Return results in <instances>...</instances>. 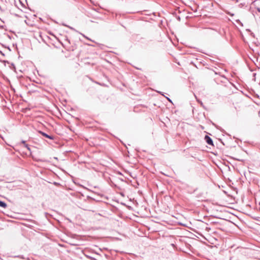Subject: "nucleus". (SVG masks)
Segmentation results:
<instances>
[{"mask_svg": "<svg viewBox=\"0 0 260 260\" xmlns=\"http://www.w3.org/2000/svg\"><path fill=\"white\" fill-rule=\"evenodd\" d=\"M22 143H23L24 145H25V142L24 141H22Z\"/></svg>", "mask_w": 260, "mask_h": 260, "instance_id": "6ab92c4d", "label": "nucleus"}, {"mask_svg": "<svg viewBox=\"0 0 260 260\" xmlns=\"http://www.w3.org/2000/svg\"><path fill=\"white\" fill-rule=\"evenodd\" d=\"M228 14H229V15H230V16H234V14L233 13H231V12H228Z\"/></svg>", "mask_w": 260, "mask_h": 260, "instance_id": "2eb2a0df", "label": "nucleus"}, {"mask_svg": "<svg viewBox=\"0 0 260 260\" xmlns=\"http://www.w3.org/2000/svg\"><path fill=\"white\" fill-rule=\"evenodd\" d=\"M228 208H232V207L229 206Z\"/></svg>", "mask_w": 260, "mask_h": 260, "instance_id": "412c9836", "label": "nucleus"}, {"mask_svg": "<svg viewBox=\"0 0 260 260\" xmlns=\"http://www.w3.org/2000/svg\"><path fill=\"white\" fill-rule=\"evenodd\" d=\"M245 5L244 3H241L239 5L240 8H242Z\"/></svg>", "mask_w": 260, "mask_h": 260, "instance_id": "ddd939ff", "label": "nucleus"}, {"mask_svg": "<svg viewBox=\"0 0 260 260\" xmlns=\"http://www.w3.org/2000/svg\"><path fill=\"white\" fill-rule=\"evenodd\" d=\"M25 147L27 148V150L30 151V147H29L28 145V144H25Z\"/></svg>", "mask_w": 260, "mask_h": 260, "instance_id": "9d476101", "label": "nucleus"}, {"mask_svg": "<svg viewBox=\"0 0 260 260\" xmlns=\"http://www.w3.org/2000/svg\"><path fill=\"white\" fill-rule=\"evenodd\" d=\"M39 133L41 134L42 136H43L44 137H45V138H48L50 140H53L54 139V137L53 136H51V135H48L47 134L43 132H42V131H39Z\"/></svg>", "mask_w": 260, "mask_h": 260, "instance_id": "39448f33", "label": "nucleus"}, {"mask_svg": "<svg viewBox=\"0 0 260 260\" xmlns=\"http://www.w3.org/2000/svg\"><path fill=\"white\" fill-rule=\"evenodd\" d=\"M15 257H19V258H22V259H24V257L23 255H17V256H15Z\"/></svg>", "mask_w": 260, "mask_h": 260, "instance_id": "9b49d317", "label": "nucleus"}, {"mask_svg": "<svg viewBox=\"0 0 260 260\" xmlns=\"http://www.w3.org/2000/svg\"><path fill=\"white\" fill-rule=\"evenodd\" d=\"M87 257H89V258H90L92 260H96L95 258H94L93 257H90V256H87Z\"/></svg>", "mask_w": 260, "mask_h": 260, "instance_id": "4468645a", "label": "nucleus"}, {"mask_svg": "<svg viewBox=\"0 0 260 260\" xmlns=\"http://www.w3.org/2000/svg\"><path fill=\"white\" fill-rule=\"evenodd\" d=\"M234 245L230 246V249L229 250V252L231 255H233L230 257V260H238V256L241 254V248L237 247L233 249Z\"/></svg>", "mask_w": 260, "mask_h": 260, "instance_id": "f03ea898", "label": "nucleus"}, {"mask_svg": "<svg viewBox=\"0 0 260 260\" xmlns=\"http://www.w3.org/2000/svg\"><path fill=\"white\" fill-rule=\"evenodd\" d=\"M230 84L232 86H234V84H233L232 83H231V82H230Z\"/></svg>", "mask_w": 260, "mask_h": 260, "instance_id": "a211bd4d", "label": "nucleus"}, {"mask_svg": "<svg viewBox=\"0 0 260 260\" xmlns=\"http://www.w3.org/2000/svg\"><path fill=\"white\" fill-rule=\"evenodd\" d=\"M231 231H234V228H229V233H231L233 234L237 233H233Z\"/></svg>", "mask_w": 260, "mask_h": 260, "instance_id": "6e6552de", "label": "nucleus"}, {"mask_svg": "<svg viewBox=\"0 0 260 260\" xmlns=\"http://www.w3.org/2000/svg\"><path fill=\"white\" fill-rule=\"evenodd\" d=\"M227 80V78L223 76L221 77L220 82L222 83H225L226 81Z\"/></svg>", "mask_w": 260, "mask_h": 260, "instance_id": "0eeeda50", "label": "nucleus"}, {"mask_svg": "<svg viewBox=\"0 0 260 260\" xmlns=\"http://www.w3.org/2000/svg\"><path fill=\"white\" fill-rule=\"evenodd\" d=\"M231 182V180L229 178V183ZM229 187H230L234 191V193L230 194L229 193V204H234L236 202L235 194H237L238 189L237 188L231 186L229 184Z\"/></svg>", "mask_w": 260, "mask_h": 260, "instance_id": "7ed1b4c3", "label": "nucleus"}, {"mask_svg": "<svg viewBox=\"0 0 260 260\" xmlns=\"http://www.w3.org/2000/svg\"><path fill=\"white\" fill-rule=\"evenodd\" d=\"M0 53L4 55V54L2 53V52L0 51Z\"/></svg>", "mask_w": 260, "mask_h": 260, "instance_id": "aec40b11", "label": "nucleus"}, {"mask_svg": "<svg viewBox=\"0 0 260 260\" xmlns=\"http://www.w3.org/2000/svg\"><path fill=\"white\" fill-rule=\"evenodd\" d=\"M240 222L238 217L229 211V228H234V231H231L233 233H238L240 229L239 223Z\"/></svg>", "mask_w": 260, "mask_h": 260, "instance_id": "f257e3e1", "label": "nucleus"}, {"mask_svg": "<svg viewBox=\"0 0 260 260\" xmlns=\"http://www.w3.org/2000/svg\"><path fill=\"white\" fill-rule=\"evenodd\" d=\"M198 102L200 104V105H201L203 108H205V107H204V105H203V103L201 101H199V100H198Z\"/></svg>", "mask_w": 260, "mask_h": 260, "instance_id": "f8f14e48", "label": "nucleus"}, {"mask_svg": "<svg viewBox=\"0 0 260 260\" xmlns=\"http://www.w3.org/2000/svg\"><path fill=\"white\" fill-rule=\"evenodd\" d=\"M167 99L169 101L172 102L171 100L169 98H167Z\"/></svg>", "mask_w": 260, "mask_h": 260, "instance_id": "f3484780", "label": "nucleus"}, {"mask_svg": "<svg viewBox=\"0 0 260 260\" xmlns=\"http://www.w3.org/2000/svg\"><path fill=\"white\" fill-rule=\"evenodd\" d=\"M204 139L208 144L213 146V141L209 136H208V135H206L205 136Z\"/></svg>", "mask_w": 260, "mask_h": 260, "instance_id": "20e7f679", "label": "nucleus"}, {"mask_svg": "<svg viewBox=\"0 0 260 260\" xmlns=\"http://www.w3.org/2000/svg\"><path fill=\"white\" fill-rule=\"evenodd\" d=\"M256 9L258 12H260V8H257Z\"/></svg>", "mask_w": 260, "mask_h": 260, "instance_id": "dca6fc26", "label": "nucleus"}, {"mask_svg": "<svg viewBox=\"0 0 260 260\" xmlns=\"http://www.w3.org/2000/svg\"><path fill=\"white\" fill-rule=\"evenodd\" d=\"M236 21L239 24H240L241 26H243V23L240 21L239 19H236Z\"/></svg>", "mask_w": 260, "mask_h": 260, "instance_id": "1a4fd4ad", "label": "nucleus"}, {"mask_svg": "<svg viewBox=\"0 0 260 260\" xmlns=\"http://www.w3.org/2000/svg\"><path fill=\"white\" fill-rule=\"evenodd\" d=\"M0 207L6 208L7 207V204L5 202L0 201Z\"/></svg>", "mask_w": 260, "mask_h": 260, "instance_id": "423d86ee", "label": "nucleus"}]
</instances>
